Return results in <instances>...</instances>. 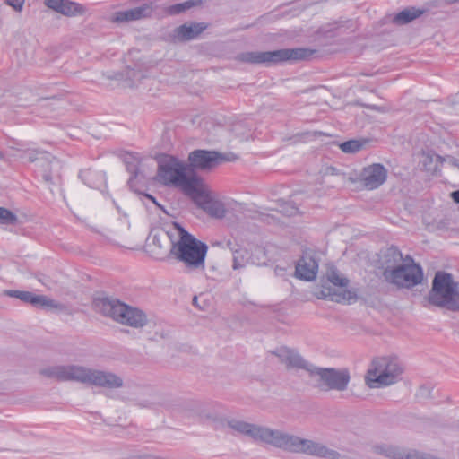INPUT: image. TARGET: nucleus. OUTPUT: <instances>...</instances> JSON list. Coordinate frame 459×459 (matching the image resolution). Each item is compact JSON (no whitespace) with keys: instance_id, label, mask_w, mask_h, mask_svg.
I'll use <instances>...</instances> for the list:
<instances>
[{"instance_id":"nucleus-1","label":"nucleus","mask_w":459,"mask_h":459,"mask_svg":"<svg viewBox=\"0 0 459 459\" xmlns=\"http://www.w3.org/2000/svg\"><path fill=\"white\" fill-rule=\"evenodd\" d=\"M228 426L239 433L250 436L255 440L264 442L289 452L303 453L325 459H338L340 457V454L336 450L330 449L321 443L300 438L281 430L256 426L238 420H229Z\"/></svg>"},{"instance_id":"nucleus-2","label":"nucleus","mask_w":459,"mask_h":459,"mask_svg":"<svg viewBox=\"0 0 459 459\" xmlns=\"http://www.w3.org/2000/svg\"><path fill=\"white\" fill-rule=\"evenodd\" d=\"M40 374L60 382L75 381L106 389H117L124 385L122 377L113 372L78 365L48 367Z\"/></svg>"},{"instance_id":"nucleus-3","label":"nucleus","mask_w":459,"mask_h":459,"mask_svg":"<svg viewBox=\"0 0 459 459\" xmlns=\"http://www.w3.org/2000/svg\"><path fill=\"white\" fill-rule=\"evenodd\" d=\"M173 225L178 232V239L173 240L169 235L171 240L170 255L188 269H204L208 246L190 234L179 223L174 222Z\"/></svg>"},{"instance_id":"nucleus-4","label":"nucleus","mask_w":459,"mask_h":459,"mask_svg":"<svg viewBox=\"0 0 459 459\" xmlns=\"http://www.w3.org/2000/svg\"><path fill=\"white\" fill-rule=\"evenodd\" d=\"M423 307H446L451 311H459V284L449 273L439 271L432 281V287L423 300Z\"/></svg>"},{"instance_id":"nucleus-5","label":"nucleus","mask_w":459,"mask_h":459,"mask_svg":"<svg viewBox=\"0 0 459 459\" xmlns=\"http://www.w3.org/2000/svg\"><path fill=\"white\" fill-rule=\"evenodd\" d=\"M95 310L122 325L131 327H143L147 316L139 308L130 307L112 298H99L93 302Z\"/></svg>"},{"instance_id":"nucleus-6","label":"nucleus","mask_w":459,"mask_h":459,"mask_svg":"<svg viewBox=\"0 0 459 459\" xmlns=\"http://www.w3.org/2000/svg\"><path fill=\"white\" fill-rule=\"evenodd\" d=\"M403 370V364L396 357L377 358L371 362L365 381L370 388L388 386L401 379Z\"/></svg>"},{"instance_id":"nucleus-7","label":"nucleus","mask_w":459,"mask_h":459,"mask_svg":"<svg viewBox=\"0 0 459 459\" xmlns=\"http://www.w3.org/2000/svg\"><path fill=\"white\" fill-rule=\"evenodd\" d=\"M313 50L305 48H282L273 51L245 52L239 55V60L250 64H264L267 66L286 61H299L310 58Z\"/></svg>"},{"instance_id":"nucleus-8","label":"nucleus","mask_w":459,"mask_h":459,"mask_svg":"<svg viewBox=\"0 0 459 459\" xmlns=\"http://www.w3.org/2000/svg\"><path fill=\"white\" fill-rule=\"evenodd\" d=\"M310 378L312 385L319 391L343 392L348 388L351 375L349 369L345 368H320L316 366Z\"/></svg>"},{"instance_id":"nucleus-9","label":"nucleus","mask_w":459,"mask_h":459,"mask_svg":"<svg viewBox=\"0 0 459 459\" xmlns=\"http://www.w3.org/2000/svg\"><path fill=\"white\" fill-rule=\"evenodd\" d=\"M422 279L421 267L409 255L405 262L401 263L394 270L389 271L385 278L388 283L402 288H412L420 284Z\"/></svg>"},{"instance_id":"nucleus-10","label":"nucleus","mask_w":459,"mask_h":459,"mask_svg":"<svg viewBox=\"0 0 459 459\" xmlns=\"http://www.w3.org/2000/svg\"><path fill=\"white\" fill-rule=\"evenodd\" d=\"M186 172V164L171 155H164L158 160L156 180L167 186H178Z\"/></svg>"},{"instance_id":"nucleus-11","label":"nucleus","mask_w":459,"mask_h":459,"mask_svg":"<svg viewBox=\"0 0 459 459\" xmlns=\"http://www.w3.org/2000/svg\"><path fill=\"white\" fill-rule=\"evenodd\" d=\"M222 160V155L215 151L198 149L189 153L186 167L188 172L205 171L216 167Z\"/></svg>"},{"instance_id":"nucleus-12","label":"nucleus","mask_w":459,"mask_h":459,"mask_svg":"<svg viewBox=\"0 0 459 459\" xmlns=\"http://www.w3.org/2000/svg\"><path fill=\"white\" fill-rule=\"evenodd\" d=\"M272 353L278 357L281 363L285 364L287 369H302L307 372L310 377L314 369H316V366L306 360L296 350L281 346Z\"/></svg>"},{"instance_id":"nucleus-13","label":"nucleus","mask_w":459,"mask_h":459,"mask_svg":"<svg viewBox=\"0 0 459 459\" xmlns=\"http://www.w3.org/2000/svg\"><path fill=\"white\" fill-rule=\"evenodd\" d=\"M387 178V169L380 163L365 167L360 173V181L368 190H374L382 186Z\"/></svg>"},{"instance_id":"nucleus-14","label":"nucleus","mask_w":459,"mask_h":459,"mask_svg":"<svg viewBox=\"0 0 459 459\" xmlns=\"http://www.w3.org/2000/svg\"><path fill=\"white\" fill-rule=\"evenodd\" d=\"M402 252L395 247H391L381 251L379 255L378 268L382 270L384 279L389 271L394 270L401 263L405 262Z\"/></svg>"},{"instance_id":"nucleus-15","label":"nucleus","mask_w":459,"mask_h":459,"mask_svg":"<svg viewBox=\"0 0 459 459\" xmlns=\"http://www.w3.org/2000/svg\"><path fill=\"white\" fill-rule=\"evenodd\" d=\"M177 187L195 199H203L207 195L203 189V179L194 172H186Z\"/></svg>"},{"instance_id":"nucleus-16","label":"nucleus","mask_w":459,"mask_h":459,"mask_svg":"<svg viewBox=\"0 0 459 459\" xmlns=\"http://www.w3.org/2000/svg\"><path fill=\"white\" fill-rule=\"evenodd\" d=\"M7 295L13 298L19 299L20 300L33 305L36 307H61L60 304L56 303L53 299H48L43 295H35L30 291L23 290H8Z\"/></svg>"},{"instance_id":"nucleus-17","label":"nucleus","mask_w":459,"mask_h":459,"mask_svg":"<svg viewBox=\"0 0 459 459\" xmlns=\"http://www.w3.org/2000/svg\"><path fill=\"white\" fill-rule=\"evenodd\" d=\"M318 270L316 261L310 255H304L298 261L295 268V276L304 281L315 280Z\"/></svg>"},{"instance_id":"nucleus-18","label":"nucleus","mask_w":459,"mask_h":459,"mask_svg":"<svg viewBox=\"0 0 459 459\" xmlns=\"http://www.w3.org/2000/svg\"><path fill=\"white\" fill-rule=\"evenodd\" d=\"M153 12L152 4H143V5L120 11L116 13L115 21L117 22H125L137 21L150 17Z\"/></svg>"},{"instance_id":"nucleus-19","label":"nucleus","mask_w":459,"mask_h":459,"mask_svg":"<svg viewBox=\"0 0 459 459\" xmlns=\"http://www.w3.org/2000/svg\"><path fill=\"white\" fill-rule=\"evenodd\" d=\"M206 28L204 22H186L174 30L173 38L178 41L191 40L197 38Z\"/></svg>"},{"instance_id":"nucleus-20","label":"nucleus","mask_w":459,"mask_h":459,"mask_svg":"<svg viewBox=\"0 0 459 459\" xmlns=\"http://www.w3.org/2000/svg\"><path fill=\"white\" fill-rule=\"evenodd\" d=\"M203 208L212 217L222 219L226 215V209L223 203L212 199L206 195L203 199Z\"/></svg>"},{"instance_id":"nucleus-21","label":"nucleus","mask_w":459,"mask_h":459,"mask_svg":"<svg viewBox=\"0 0 459 459\" xmlns=\"http://www.w3.org/2000/svg\"><path fill=\"white\" fill-rule=\"evenodd\" d=\"M79 177L88 186L97 188L103 180L104 175L91 169H84L80 171Z\"/></svg>"},{"instance_id":"nucleus-22","label":"nucleus","mask_w":459,"mask_h":459,"mask_svg":"<svg viewBox=\"0 0 459 459\" xmlns=\"http://www.w3.org/2000/svg\"><path fill=\"white\" fill-rule=\"evenodd\" d=\"M421 13L422 11L419 9H405L396 13L393 17L392 22L397 25H403L418 18Z\"/></svg>"},{"instance_id":"nucleus-23","label":"nucleus","mask_w":459,"mask_h":459,"mask_svg":"<svg viewBox=\"0 0 459 459\" xmlns=\"http://www.w3.org/2000/svg\"><path fill=\"white\" fill-rule=\"evenodd\" d=\"M26 156L29 161L34 162L36 160H40L42 162H47L48 164L58 165L59 161L55 157H50L46 152H39L38 151H28L26 152Z\"/></svg>"},{"instance_id":"nucleus-24","label":"nucleus","mask_w":459,"mask_h":459,"mask_svg":"<svg viewBox=\"0 0 459 459\" xmlns=\"http://www.w3.org/2000/svg\"><path fill=\"white\" fill-rule=\"evenodd\" d=\"M233 264L232 268L234 270H238L244 268L247 264L249 257V253L246 248H238L233 253Z\"/></svg>"},{"instance_id":"nucleus-25","label":"nucleus","mask_w":459,"mask_h":459,"mask_svg":"<svg viewBox=\"0 0 459 459\" xmlns=\"http://www.w3.org/2000/svg\"><path fill=\"white\" fill-rule=\"evenodd\" d=\"M367 143V140L352 139L341 143L340 149L345 153H355L360 151Z\"/></svg>"},{"instance_id":"nucleus-26","label":"nucleus","mask_w":459,"mask_h":459,"mask_svg":"<svg viewBox=\"0 0 459 459\" xmlns=\"http://www.w3.org/2000/svg\"><path fill=\"white\" fill-rule=\"evenodd\" d=\"M196 4L194 0H188L184 3H178L168 6L165 11L169 15H177L182 13Z\"/></svg>"},{"instance_id":"nucleus-27","label":"nucleus","mask_w":459,"mask_h":459,"mask_svg":"<svg viewBox=\"0 0 459 459\" xmlns=\"http://www.w3.org/2000/svg\"><path fill=\"white\" fill-rule=\"evenodd\" d=\"M82 10V7L79 4L63 0L60 7L58 8V10H56V12L61 13L62 14L67 16H71L75 15L77 13H81Z\"/></svg>"},{"instance_id":"nucleus-28","label":"nucleus","mask_w":459,"mask_h":459,"mask_svg":"<svg viewBox=\"0 0 459 459\" xmlns=\"http://www.w3.org/2000/svg\"><path fill=\"white\" fill-rule=\"evenodd\" d=\"M17 221L16 214L4 207H0V224L15 225Z\"/></svg>"},{"instance_id":"nucleus-29","label":"nucleus","mask_w":459,"mask_h":459,"mask_svg":"<svg viewBox=\"0 0 459 459\" xmlns=\"http://www.w3.org/2000/svg\"><path fill=\"white\" fill-rule=\"evenodd\" d=\"M327 278L329 281L333 283L334 286L346 287L349 283V280L339 275L338 272L335 270L330 271L327 273Z\"/></svg>"},{"instance_id":"nucleus-30","label":"nucleus","mask_w":459,"mask_h":459,"mask_svg":"<svg viewBox=\"0 0 459 459\" xmlns=\"http://www.w3.org/2000/svg\"><path fill=\"white\" fill-rule=\"evenodd\" d=\"M280 212L290 217L297 214L299 209L292 202H283L280 204Z\"/></svg>"},{"instance_id":"nucleus-31","label":"nucleus","mask_w":459,"mask_h":459,"mask_svg":"<svg viewBox=\"0 0 459 459\" xmlns=\"http://www.w3.org/2000/svg\"><path fill=\"white\" fill-rule=\"evenodd\" d=\"M5 4L12 6L15 11L22 10L25 0H4Z\"/></svg>"},{"instance_id":"nucleus-32","label":"nucleus","mask_w":459,"mask_h":459,"mask_svg":"<svg viewBox=\"0 0 459 459\" xmlns=\"http://www.w3.org/2000/svg\"><path fill=\"white\" fill-rule=\"evenodd\" d=\"M62 2H63V0H46V4L49 8L56 11L60 7Z\"/></svg>"},{"instance_id":"nucleus-33","label":"nucleus","mask_w":459,"mask_h":459,"mask_svg":"<svg viewBox=\"0 0 459 459\" xmlns=\"http://www.w3.org/2000/svg\"><path fill=\"white\" fill-rule=\"evenodd\" d=\"M418 396L422 398L429 397L430 388L426 385H422L418 392Z\"/></svg>"},{"instance_id":"nucleus-34","label":"nucleus","mask_w":459,"mask_h":459,"mask_svg":"<svg viewBox=\"0 0 459 459\" xmlns=\"http://www.w3.org/2000/svg\"><path fill=\"white\" fill-rule=\"evenodd\" d=\"M362 107L369 109V110H374V111H378V112H385V108L384 107H379V106H377V105H373V104H361Z\"/></svg>"},{"instance_id":"nucleus-35","label":"nucleus","mask_w":459,"mask_h":459,"mask_svg":"<svg viewBox=\"0 0 459 459\" xmlns=\"http://www.w3.org/2000/svg\"><path fill=\"white\" fill-rule=\"evenodd\" d=\"M154 404V401L152 400H139L137 401V405L142 408H151Z\"/></svg>"},{"instance_id":"nucleus-36","label":"nucleus","mask_w":459,"mask_h":459,"mask_svg":"<svg viewBox=\"0 0 459 459\" xmlns=\"http://www.w3.org/2000/svg\"><path fill=\"white\" fill-rule=\"evenodd\" d=\"M226 246L232 253L236 251L238 248H239L238 245L230 239L227 241Z\"/></svg>"},{"instance_id":"nucleus-37","label":"nucleus","mask_w":459,"mask_h":459,"mask_svg":"<svg viewBox=\"0 0 459 459\" xmlns=\"http://www.w3.org/2000/svg\"><path fill=\"white\" fill-rule=\"evenodd\" d=\"M433 157H435V158H436V160H437V161H439L440 163H443V162L446 160L443 157H441V156H440V155H438V154L427 155L426 159H428V160H432Z\"/></svg>"},{"instance_id":"nucleus-38","label":"nucleus","mask_w":459,"mask_h":459,"mask_svg":"<svg viewBox=\"0 0 459 459\" xmlns=\"http://www.w3.org/2000/svg\"><path fill=\"white\" fill-rule=\"evenodd\" d=\"M451 197L455 203L459 204V190L453 191Z\"/></svg>"},{"instance_id":"nucleus-39","label":"nucleus","mask_w":459,"mask_h":459,"mask_svg":"<svg viewBox=\"0 0 459 459\" xmlns=\"http://www.w3.org/2000/svg\"><path fill=\"white\" fill-rule=\"evenodd\" d=\"M447 160H449V162L455 166V167H457L459 169V160L458 159H455V158H453V157H450L448 156L447 157Z\"/></svg>"},{"instance_id":"nucleus-40","label":"nucleus","mask_w":459,"mask_h":459,"mask_svg":"<svg viewBox=\"0 0 459 459\" xmlns=\"http://www.w3.org/2000/svg\"><path fill=\"white\" fill-rule=\"evenodd\" d=\"M44 180L46 182H52V175H51V172L50 171H46L43 175H42Z\"/></svg>"},{"instance_id":"nucleus-41","label":"nucleus","mask_w":459,"mask_h":459,"mask_svg":"<svg viewBox=\"0 0 459 459\" xmlns=\"http://www.w3.org/2000/svg\"><path fill=\"white\" fill-rule=\"evenodd\" d=\"M145 197L151 200L153 204H155L157 206L161 207L160 204L157 202L156 198L152 196V195L145 194Z\"/></svg>"},{"instance_id":"nucleus-42","label":"nucleus","mask_w":459,"mask_h":459,"mask_svg":"<svg viewBox=\"0 0 459 459\" xmlns=\"http://www.w3.org/2000/svg\"><path fill=\"white\" fill-rule=\"evenodd\" d=\"M193 305L198 307L200 309H203V307H201L198 304V298L196 296L193 298Z\"/></svg>"},{"instance_id":"nucleus-43","label":"nucleus","mask_w":459,"mask_h":459,"mask_svg":"<svg viewBox=\"0 0 459 459\" xmlns=\"http://www.w3.org/2000/svg\"><path fill=\"white\" fill-rule=\"evenodd\" d=\"M131 173L133 174V176L131 177L130 180H132L133 178H136L137 177V169L136 168H134L132 170H131Z\"/></svg>"},{"instance_id":"nucleus-44","label":"nucleus","mask_w":459,"mask_h":459,"mask_svg":"<svg viewBox=\"0 0 459 459\" xmlns=\"http://www.w3.org/2000/svg\"><path fill=\"white\" fill-rule=\"evenodd\" d=\"M331 170L333 171L332 173L333 174V173H334V171L336 170V169H334V168H331Z\"/></svg>"},{"instance_id":"nucleus-45","label":"nucleus","mask_w":459,"mask_h":459,"mask_svg":"<svg viewBox=\"0 0 459 459\" xmlns=\"http://www.w3.org/2000/svg\"><path fill=\"white\" fill-rule=\"evenodd\" d=\"M0 158H3V154H2V152H0Z\"/></svg>"}]
</instances>
